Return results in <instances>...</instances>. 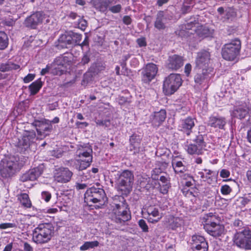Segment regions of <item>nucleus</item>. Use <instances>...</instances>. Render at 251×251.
I'll return each mask as SVG.
<instances>
[{"label": "nucleus", "mask_w": 251, "mask_h": 251, "mask_svg": "<svg viewBox=\"0 0 251 251\" xmlns=\"http://www.w3.org/2000/svg\"><path fill=\"white\" fill-rule=\"evenodd\" d=\"M118 200V202L115 201L113 203V209L109 216L114 223L123 226L131 219V216L128 205L125 199L122 197H119Z\"/></svg>", "instance_id": "nucleus-1"}, {"label": "nucleus", "mask_w": 251, "mask_h": 251, "mask_svg": "<svg viewBox=\"0 0 251 251\" xmlns=\"http://www.w3.org/2000/svg\"><path fill=\"white\" fill-rule=\"evenodd\" d=\"M92 153V148L89 144L77 145L75 168L80 171L90 166L93 160Z\"/></svg>", "instance_id": "nucleus-2"}, {"label": "nucleus", "mask_w": 251, "mask_h": 251, "mask_svg": "<svg viewBox=\"0 0 251 251\" xmlns=\"http://www.w3.org/2000/svg\"><path fill=\"white\" fill-rule=\"evenodd\" d=\"M54 234V227L51 224H40L34 228L32 232V240L38 244L49 242Z\"/></svg>", "instance_id": "nucleus-3"}, {"label": "nucleus", "mask_w": 251, "mask_h": 251, "mask_svg": "<svg viewBox=\"0 0 251 251\" xmlns=\"http://www.w3.org/2000/svg\"><path fill=\"white\" fill-rule=\"evenodd\" d=\"M106 201V197L103 189L93 186L87 190L84 194V201L87 204L91 202L98 203V208L101 207Z\"/></svg>", "instance_id": "nucleus-4"}, {"label": "nucleus", "mask_w": 251, "mask_h": 251, "mask_svg": "<svg viewBox=\"0 0 251 251\" xmlns=\"http://www.w3.org/2000/svg\"><path fill=\"white\" fill-rule=\"evenodd\" d=\"M118 176L117 179L118 189L123 192L124 194H127L132 190L134 182L133 173L128 170L117 174Z\"/></svg>", "instance_id": "nucleus-5"}, {"label": "nucleus", "mask_w": 251, "mask_h": 251, "mask_svg": "<svg viewBox=\"0 0 251 251\" xmlns=\"http://www.w3.org/2000/svg\"><path fill=\"white\" fill-rule=\"evenodd\" d=\"M241 49V42L236 39L230 43L225 45L222 50L224 59L228 61L234 60L239 55Z\"/></svg>", "instance_id": "nucleus-6"}, {"label": "nucleus", "mask_w": 251, "mask_h": 251, "mask_svg": "<svg viewBox=\"0 0 251 251\" xmlns=\"http://www.w3.org/2000/svg\"><path fill=\"white\" fill-rule=\"evenodd\" d=\"M182 79L179 74H171L164 81L163 89L166 95L174 94L181 86Z\"/></svg>", "instance_id": "nucleus-7"}, {"label": "nucleus", "mask_w": 251, "mask_h": 251, "mask_svg": "<svg viewBox=\"0 0 251 251\" xmlns=\"http://www.w3.org/2000/svg\"><path fill=\"white\" fill-rule=\"evenodd\" d=\"M36 140V134L33 131H26L23 134L21 139H19L17 147L19 151L25 152L28 149H34L36 147L35 141Z\"/></svg>", "instance_id": "nucleus-8"}, {"label": "nucleus", "mask_w": 251, "mask_h": 251, "mask_svg": "<svg viewBox=\"0 0 251 251\" xmlns=\"http://www.w3.org/2000/svg\"><path fill=\"white\" fill-rule=\"evenodd\" d=\"M233 241L238 247L245 250L251 249V231L245 228L237 232L233 238Z\"/></svg>", "instance_id": "nucleus-9"}, {"label": "nucleus", "mask_w": 251, "mask_h": 251, "mask_svg": "<svg viewBox=\"0 0 251 251\" xmlns=\"http://www.w3.org/2000/svg\"><path fill=\"white\" fill-rule=\"evenodd\" d=\"M193 143H189V141H186L185 149L190 154H200L202 153V150L206 146L204 141L203 136L199 133L198 135L193 140Z\"/></svg>", "instance_id": "nucleus-10"}, {"label": "nucleus", "mask_w": 251, "mask_h": 251, "mask_svg": "<svg viewBox=\"0 0 251 251\" xmlns=\"http://www.w3.org/2000/svg\"><path fill=\"white\" fill-rule=\"evenodd\" d=\"M2 162V167L0 170L1 176L5 178L11 176L18 167L17 158L11 156L6 159Z\"/></svg>", "instance_id": "nucleus-11"}, {"label": "nucleus", "mask_w": 251, "mask_h": 251, "mask_svg": "<svg viewBox=\"0 0 251 251\" xmlns=\"http://www.w3.org/2000/svg\"><path fill=\"white\" fill-rule=\"evenodd\" d=\"M251 110V104L247 101H238L236 102L234 109L231 112V116L240 119L245 118Z\"/></svg>", "instance_id": "nucleus-12"}, {"label": "nucleus", "mask_w": 251, "mask_h": 251, "mask_svg": "<svg viewBox=\"0 0 251 251\" xmlns=\"http://www.w3.org/2000/svg\"><path fill=\"white\" fill-rule=\"evenodd\" d=\"M191 245L193 251H208V243L202 236H192Z\"/></svg>", "instance_id": "nucleus-13"}, {"label": "nucleus", "mask_w": 251, "mask_h": 251, "mask_svg": "<svg viewBox=\"0 0 251 251\" xmlns=\"http://www.w3.org/2000/svg\"><path fill=\"white\" fill-rule=\"evenodd\" d=\"M204 227L207 233L213 237H219L224 234V226L219 223L217 224L214 222H210V223H206Z\"/></svg>", "instance_id": "nucleus-14"}, {"label": "nucleus", "mask_w": 251, "mask_h": 251, "mask_svg": "<svg viewBox=\"0 0 251 251\" xmlns=\"http://www.w3.org/2000/svg\"><path fill=\"white\" fill-rule=\"evenodd\" d=\"M157 67L153 63L148 64L142 72V80L144 83H149L155 76L157 72Z\"/></svg>", "instance_id": "nucleus-15"}, {"label": "nucleus", "mask_w": 251, "mask_h": 251, "mask_svg": "<svg viewBox=\"0 0 251 251\" xmlns=\"http://www.w3.org/2000/svg\"><path fill=\"white\" fill-rule=\"evenodd\" d=\"M33 124L41 139L45 137L48 134L46 132L50 131L52 129V125L49 120L45 119L42 121H35Z\"/></svg>", "instance_id": "nucleus-16"}, {"label": "nucleus", "mask_w": 251, "mask_h": 251, "mask_svg": "<svg viewBox=\"0 0 251 251\" xmlns=\"http://www.w3.org/2000/svg\"><path fill=\"white\" fill-rule=\"evenodd\" d=\"M210 61V53L206 51H203L198 53L197 57L196 60L197 69H207L209 71H211V69L208 67Z\"/></svg>", "instance_id": "nucleus-17"}, {"label": "nucleus", "mask_w": 251, "mask_h": 251, "mask_svg": "<svg viewBox=\"0 0 251 251\" xmlns=\"http://www.w3.org/2000/svg\"><path fill=\"white\" fill-rule=\"evenodd\" d=\"M43 172V167L40 165L37 167L29 170L27 172L24 174L20 178L23 181H34L39 177Z\"/></svg>", "instance_id": "nucleus-18"}, {"label": "nucleus", "mask_w": 251, "mask_h": 251, "mask_svg": "<svg viewBox=\"0 0 251 251\" xmlns=\"http://www.w3.org/2000/svg\"><path fill=\"white\" fill-rule=\"evenodd\" d=\"M44 18V15L42 12H36L26 18L25 25L27 27L34 29L42 23Z\"/></svg>", "instance_id": "nucleus-19"}, {"label": "nucleus", "mask_w": 251, "mask_h": 251, "mask_svg": "<svg viewBox=\"0 0 251 251\" xmlns=\"http://www.w3.org/2000/svg\"><path fill=\"white\" fill-rule=\"evenodd\" d=\"M73 174L67 168H59L54 175V179L58 182L67 183L71 180Z\"/></svg>", "instance_id": "nucleus-20"}, {"label": "nucleus", "mask_w": 251, "mask_h": 251, "mask_svg": "<svg viewBox=\"0 0 251 251\" xmlns=\"http://www.w3.org/2000/svg\"><path fill=\"white\" fill-rule=\"evenodd\" d=\"M166 118V111L161 109L159 111L154 112L151 114L150 117V121L154 127H158L162 125Z\"/></svg>", "instance_id": "nucleus-21"}, {"label": "nucleus", "mask_w": 251, "mask_h": 251, "mask_svg": "<svg viewBox=\"0 0 251 251\" xmlns=\"http://www.w3.org/2000/svg\"><path fill=\"white\" fill-rule=\"evenodd\" d=\"M183 65V60L182 57L174 54L170 56L168 59L167 67L171 70H177L179 69Z\"/></svg>", "instance_id": "nucleus-22"}, {"label": "nucleus", "mask_w": 251, "mask_h": 251, "mask_svg": "<svg viewBox=\"0 0 251 251\" xmlns=\"http://www.w3.org/2000/svg\"><path fill=\"white\" fill-rule=\"evenodd\" d=\"M146 212L148 215L147 219L150 223H157L162 217L158 209L154 206H148L146 209Z\"/></svg>", "instance_id": "nucleus-23"}, {"label": "nucleus", "mask_w": 251, "mask_h": 251, "mask_svg": "<svg viewBox=\"0 0 251 251\" xmlns=\"http://www.w3.org/2000/svg\"><path fill=\"white\" fill-rule=\"evenodd\" d=\"M197 73L194 76L195 83L201 85L206 83L209 78V73L207 69H197Z\"/></svg>", "instance_id": "nucleus-24"}, {"label": "nucleus", "mask_w": 251, "mask_h": 251, "mask_svg": "<svg viewBox=\"0 0 251 251\" xmlns=\"http://www.w3.org/2000/svg\"><path fill=\"white\" fill-rule=\"evenodd\" d=\"M167 19V15L163 11H159L154 22V27L158 30L164 29L166 28Z\"/></svg>", "instance_id": "nucleus-25"}, {"label": "nucleus", "mask_w": 251, "mask_h": 251, "mask_svg": "<svg viewBox=\"0 0 251 251\" xmlns=\"http://www.w3.org/2000/svg\"><path fill=\"white\" fill-rule=\"evenodd\" d=\"M168 226L172 230H176L184 224V220L182 217L169 216L168 218Z\"/></svg>", "instance_id": "nucleus-26"}, {"label": "nucleus", "mask_w": 251, "mask_h": 251, "mask_svg": "<svg viewBox=\"0 0 251 251\" xmlns=\"http://www.w3.org/2000/svg\"><path fill=\"white\" fill-rule=\"evenodd\" d=\"M183 162H185L182 161L177 156H175L173 158L172 165L176 174L185 173L187 171V168Z\"/></svg>", "instance_id": "nucleus-27"}, {"label": "nucleus", "mask_w": 251, "mask_h": 251, "mask_svg": "<svg viewBox=\"0 0 251 251\" xmlns=\"http://www.w3.org/2000/svg\"><path fill=\"white\" fill-rule=\"evenodd\" d=\"M218 18L223 22L229 20L235 16L234 10L230 8H227L225 9L223 7L218 8Z\"/></svg>", "instance_id": "nucleus-28"}, {"label": "nucleus", "mask_w": 251, "mask_h": 251, "mask_svg": "<svg viewBox=\"0 0 251 251\" xmlns=\"http://www.w3.org/2000/svg\"><path fill=\"white\" fill-rule=\"evenodd\" d=\"M226 124L225 118L219 116H211L209 118L208 125L211 127H218L222 129Z\"/></svg>", "instance_id": "nucleus-29"}, {"label": "nucleus", "mask_w": 251, "mask_h": 251, "mask_svg": "<svg viewBox=\"0 0 251 251\" xmlns=\"http://www.w3.org/2000/svg\"><path fill=\"white\" fill-rule=\"evenodd\" d=\"M194 126V119L189 117L182 120L181 122L182 130L186 132L187 135H189L190 134L191 130Z\"/></svg>", "instance_id": "nucleus-30"}, {"label": "nucleus", "mask_w": 251, "mask_h": 251, "mask_svg": "<svg viewBox=\"0 0 251 251\" xmlns=\"http://www.w3.org/2000/svg\"><path fill=\"white\" fill-rule=\"evenodd\" d=\"M201 178L208 184H212L214 181V172L210 170H204V172H199Z\"/></svg>", "instance_id": "nucleus-31"}, {"label": "nucleus", "mask_w": 251, "mask_h": 251, "mask_svg": "<svg viewBox=\"0 0 251 251\" xmlns=\"http://www.w3.org/2000/svg\"><path fill=\"white\" fill-rule=\"evenodd\" d=\"M58 41L59 43L57 46L58 48H68V45H71L70 32L60 35Z\"/></svg>", "instance_id": "nucleus-32"}, {"label": "nucleus", "mask_w": 251, "mask_h": 251, "mask_svg": "<svg viewBox=\"0 0 251 251\" xmlns=\"http://www.w3.org/2000/svg\"><path fill=\"white\" fill-rule=\"evenodd\" d=\"M71 56L65 55L60 56L54 60L58 66H61L62 68H67V66L70 65L71 63Z\"/></svg>", "instance_id": "nucleus-33"}, {"label": "nucleus", "mask_w": 251, "mask_h": 251, "mask_svg": "<svg viewBox=\"0 0 251 251\" xmlns=\"http://www.w3.org/2000/svg\"><path fill=\"white\" fill-rule=\"evenodd\" d=\"M43 85V83L41 79H38L34 82H32L29 86V89L30 90V94L34 95L37 94L39 90L41 89Z\"/></svg>", "instance_id": "nucleus-34"}, {"label": "nucleus", "mask_w": 251, "mask_h": 251, "mask_svg": "<svg viewBox=\"0 0 251 251\" xmlns=\"http://www.w3.org/2000/svg\"><path fill=\"white\" fill-rule=\"evenodd\" d=\"M195 4V0H184L181 11L183 14L189 12Z\"/></svg>", "instance_id": "nucleus-35"}, {"label": "nucleus", "mask_w": 251, "mask_h": 251, "mask_svg": "<svg viewBox=\"0 0 251 251\" xmlns=\"http://www.w3.org/2000/svg\"><path fill=\"white\" fill-rule=\"evenodd\" d=\"M20 68V66L17 64L9 62L6 63H2L0 66V71L5 72L12 70H17Z\"/></svg>", "instance_id": "nucleus-36"}, {"label": "nucleus", "mask_w": 251, "mask_h": 251, "mask_svg": "<svg viewBox=\"0 0 251 251\" xmlns=\"http://www.w3.org/2000/svg\"><path fill=\"white\" fill-rule=\"evenodd\" d=\"M197 34L200 37L204 38L208 36L211 32L209 29L205 26H200L195 30Z\"/></svg>", "instance_id": "nucleus-37"}, {"label": "nucleus", "mask_w": 251, "mask_h": 251, "mask_svg": "<svg viewBox=\"0 0 251 251\" xmlns=\"http://www.w3.org/2000/svg\"><path fill=\"white\" fill-rule=\"evenodd\" d=\"M18 200L24 207L27 208L31 207V203L27 194L23 193L21 194L18 197Z\"/></svg>", "instance_id": "nucleus-38"}, {"label": "nucleus", "mask_w": 251, "mask_h": 251, "mask_svg": "<svg viewBox=\"0 0 251 251\" xmlns=\"http://www.w3.org/2000/svg\"><path fill=\"white\" fill-rule=\"evenodd\" d=\"M71 45H80L79 43L82 39V35L73 31H70Z\"/></svg>", "instance_id": "nucleus-39"}, {"label": "nucleus", "mask_w": 251, "mask_h": 251, "mask_svg": "<svg viewBox=\"0 0 251 251\" xmlns=\"http://www.w3.org/2000/svg\"><path fill=\"white\" fill-rule=\"evenodd\" d=\"M129 141L130 145L136 151H138L140 148V139L139 136L133 134L130 136Z\"/></svg>", "instance_id": "nucleus-40"}, {"label": "nucleus", "mask_w": 251, "mask_h": 251, "mask_svg": "<svg viewBox=\"0 0 251 251\" xmlns=\"http://www.w3.org/2000/svg\"><path fill=\"white\" fill-rule=\"evenodd\" d=\"M8 45V38L7 35L2 31H0V50L5 49Z\"/></svg>", "instance_id": "nucleus-41"}, {"label": "nucleus", "mask_w": 251, "mask_h": 251, "mask_svg": "<svg viewBox=\"0 0 251 251\" xmlns=\"http://www.w3.org/2000/svg\"><path fill=\"white\" fill-rule=\"evenodd\" d=\"M159 180L162 183L163 189H161V192L163 194L167 193L168 189L170 186L168 177L162 176L160 177Z\"/></svg>", "instance_id": "nucleus-42"}, {"label": "nucleus", "mask_w": 251, "mask_h": 251, "mask_svg": "<svg viewBox=\"0 0 251 251\" xmlns=\"http://www.w3.org/2000/svg\"><path fill=\"white\" fill-rule=\"evenodd\" d=\"M99 244L97 241L86 242L80 247V250L82 251H86L98 246Z\"/></svg>", "instance_id": "nucleus-43"}, {"label": "nucleus", "mask_w": 251, "mask_h": 251, "mask_svg": "<svg viewBox=\"0 0 251 251\" xmlns=\"http://www.w3.org/2000/svg\"><path fill=\"white\" fill-rule=\"evenodd\" d=\"M50 65H53L54 68H50V73L54 75H61L62 74L63 71H64L61 66H58V64L56 63V61L54 60V61L50 64Z\"/></svg>", "instance_id": "nucleus-44"}, {"label": "nucleus", "mask_w": 251, "mask_h": 251, "mask_svg": "<svg viewBox=\"0 0 251 251\" xmlns=\"http://www.w3.org/2000/svg\"><path fill=\"white\" fill-rule=\"evenodd\" d=\"M138 225L139 227L142 229L143 232H148L149 231L148 226L144 220H140L138 221Z\"/></svg>", "instance_id": "nucleus-45"}, {"label": "nucleus", "mask_w": 251, "mask_h": 251, "mask_svg": "<svg viewBox=\"0 0 251 251\" xmlns=\"http://www.w3.org/2000/svg\"><path fill=\"white\" fill-rule=\"evenodd\" d=\"M232 190L231 188L227 185H224L222 186L221 188V192L222 194L226 195L230 193Z\"/></svg>", "instance_id": "nucleus-46"}, {"label": "nucleus", "mask_w": 251, "mask_h": 251, "mask_svg": "<svg viewBox=\"0 0 251 251\" xmlns=\"http://www.w3.org/2000/svg\"><path fill=\"white\" fill-rule=\"evenodd\" d=\"M216 215H215L213 213H209L205 215L203 219L205 220V222L206 223H210V222H212V221L214 220V219L216 218Z\"/></svg>", "instance_id": "nucleus-47"}, {"label": "nucleus", "mask_w": 251, "mask_h": 251, "mask_svg": "<svg viewBox=\"0 0 251 251\" xmlns=\"http://www.w3.org/2000/svg\"><path fill=\"white\" fill-rule=\"evenodd\" d=\"M109 0H102L100 2V6L101 10H104L107 8L110 4Z\"/></svg>", "instance_id": "nucleus-48"}, {"label": "nucleus", "mask_w": 251, "mask_h": 251, "mask_svg": "<svg viewBox=\"0 0 251 251\" xmlns=\"http://www.w3.org/2000/svg\"><path fill=\"white\" fill-rule=\"evenodd\" d=\"M87 22L85 20L80 17L78 20L77 25L79 28L81 29H84L87 26Z\"/></svg>", "instance_id": "nucleus-49"}, {"label": "nucleus", "mask_w": 251, "mask_h": 251, "mask_svg": "<svg viewBox=\"0 0 251 251\" xmlns=\"http://www.w3.org/2000/svg\"><path fill=\"white\" fill-rule=\"evenodd\" d=\"M17 226V225L15 223H2L0 224V229H6L8 228H12L15 227Z\"/></svg>", "instance_id": "nucleus-50"}, {"label": "nucleus", "mask_w": 251, "mask_h": 251, "mask_svg": "<svg viewBox=\"0 0 251 251\" xmlns=\"http://www.w3.org/2000/svg\"><path fill=\"white\" fill-rule=\"evenodd\" d=\"M122 6L121 4H117L109 8V10L113 13H117L121 11Z\"/></svg>", "instance_id": "nucleus-51"}, {"label": "nucleus", "mask_w": 251, "mask_h": 251, "mask_svg": "<svg viewBox=\"0 0 251 251\" xmlns=\"http://www.w3.org/2000/svg\"><path fill=\"white\" fill-rule=\"evenodd\" d=\"M53 67H54L53 65H50V64H48L46 66V67L45 68L42 69V70L40 72V74L42 75H46V74H47L48 73L50 72V68H53V69L54 68Z\"/></svg>", "instance_id": "nucleus-52"}, {"label": "nucleus", "mask_w": 251, "mask_h": 251, "mask_svg": "<svg viewBox=\"0 0 251 251\" xmlns=\"http://www.w3.org/2000/svg\"><path fill=\"white\" fill-rule=\"evenodd\" d=\"M90 54L88 52L85 53L83 57L82 58L81 63L83 65H85L89 63L90 61Z\"/></svg>", "instance_id": "nucleus-53"}, {"label": "nucleus", "mask_w": 251, "mask_h": 251, "mask_svg": "<svg viewBox=\"0 0 251 251\" xmlns=\"http://www.w3.org/2000/svg\"><path fill=\"white\" fill-rule=\"evenodd\" d=\"M179 177L182 178L183 180H192V177L189 174L185 173H179L177 174Z\"/></svg>", "instance_id": "nucleus-54"}, {"label": "nucleus", "mask_w": 251, "mask_h": 251, "mask_svg": "<svg viewBox=\"0 0 251 251\" xmlns=\"http://www.w3.org/2000/svg\"><path fill=\"white\" fill-rule=\"evenodd\" d=\"M97 125L100 126H105V127H108L110 125V121L109 120H97L96 122Z\"/></svg>", "instance_id": "nucleus-55"}, {"label": "nucleus", "mask_w": 251, "mask_h": 251, "mask_svg": "<svg viewBox=\"0 0 251 251\" xmlns=\"http://www.w3.org/2000/svg\"><path fill=\"white\" fill-rule=\"evenodd\" d=\"M42 198L46 202H48L51 198V194L47 191H44L42 193Z\"/></svg>", "instance_id": "nucleus-56"}, {"label": "nucleus", "mask_w": 251, "mask_h": 251, "mask_svg": "<svg viewBox=\"0 0 251 251\" xmlns=\"http://www.w3.org/2000/svg\"><path fill=\"white\" fill-rule=\"evenodd\" d=\"M35 77V75L32 74H28L24 78V81L25 83H28L34 79Z\"/></svg>", "instance_id": "nucleus-57"}, {"label": "nucleus", "mask_w": 251, "mask_h": 251, "mask_svg": "<svg viewBox=\"0 0 251 251\" xmlns=\"http://www.w3.org/2000/svg\"><path fill=\"white\" fill-rule=\"evenodd\" d=\"M220 176L222 178H227L230 176V172L226 169H222L220 172Z\"/></svg>", "instance_id": "nucleus-58"}, {"label": "nucleus", "mask_w": 251, "mask_h": 251, "mask_svg": "<svg viewBox=\"0 0 251 251\" xmlns=\"http://www.w3.org/2000/svg\"><path fill=\"white\" fill-rule=\"evenodd\" d=\"M91 177L90 171H87L85 173H83L81 175V178L83 180L89 179Z\"/></svg>", "instance_id": "nucleus-59"}, {"label": "nucleus", "mask_w": 251, "mask_h": 251, "mask_svg": "<svg viewBox=\"0 0 251 251\" xmlns=\"http://www.w3.org/2000/svg\"><path fill=\"white\" fill-rule=\"evenodd\" d=\"M192 66L190 64H187L184 68V72L186 76H188L191 71Z\"/></svg>", "instance_id": "nucleus-60"}, {"label": "nucleus", "mask_w": 251, "mask_h": 251, "mask_svg": "<svg viewBox=\"0 0 251 251\" xmlns=\"http://www.w3.org/2000/svg\"><path fill=\"white\" fill-rule=\"evenodd\" d=\"M75 186L77 190H79L86 189L87 187V185L85 183H80L77 182L76 183Z\"/></svg>", "instance_id": "nucleus-61"}, {"label": "nucleus", "mask_w": 251, "mask_h": 251, "mask_svg": "<svg viewBox=\"0 0 251 251\" xmlns=\"http://www.w3.org/2000/svg\"><path fill=\"white\" fill-rule=\"evenodd\" d=\"M137 43L140 47L146 46V42L144 38H139L137 40Z\"/></svg>", "instance_id": "nucleus-62"}, {"label": "nucleus", "mask_w": 251, "mask_h": 251, "mask_svg": "<svg viewBox=\"0 0 251 251\" xmlns=\"http://www.w3.org/2000/svg\"><path fill=\"white\" fill-rule=\"evenodd\" d=\"M24 250L25 251H33V248L27 242H25L24 244Z\"/></svg>", "instance_id": "nucleus-63"}, {"label": "nucleus", "mask_w": 251, "mask_h": 251, "mask_svg": "<svg viewBox=\"0 0 251 251\" xmlns=\"http://www.w3.org/2000/svg\"><path fill=\"white\" fill-rule=\"evenodd\" d=\"M123 21L125 24L129 25L131 23V19L129 16H125L123 17Z\"/></svg>", "instance_id": "nucleus-64"}]
</instances>
